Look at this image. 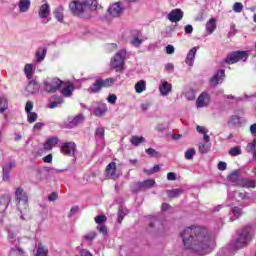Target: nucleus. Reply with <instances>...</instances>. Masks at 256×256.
Instances as JSON below:
<instances>
[{"instance_id":"obj_1","label":"nucleus","mask_w":256,"mask_h":256,"mask_svg":"<svg viewBox=\"0 0 256 256\" xmlns=\"http://www.w3.org/2000/svg\"><path fill=\"white\" fill-rule=\"evenodd\" d=\"M182 245L184 249L197 253L198 255H207L215 249V236L209 229L203 226H190L180 232Z\"/></svg>"},{"instance_id":"obj_2","label":"nucleus","mask_w":256,"mask_h":256,"mask_svg":"<svg viewBox=\"0 0 256 256\" xmlns=\"http://www.w3.org/2000/svg\"><path fill=\"white\" fill-rule=\"evenodd\" d=\"M69 9L75 17H91V11L97 9V0L72 1Z\"/></svg>"},{"instance_id":"obj_3","label":"nucleus","mask_w":256,"mask_h":256,"mask_svg":"<svg viewBox=\"0 0 256 256\" xmlns=\"http://www.w3.org/2000/svg\"><path fill=\"white\" fill-rule=\"evenodd\" d=\"M15 203L20 213V219H22V221L31 219L29 215V195L21 187H17L15 190Z\"/></svg>"},{"instance_id":"obj_4","label":"nucleus","mask_w":256,"mask_h":256,"mask_svg":"<svg viewBox=\"0 0 256 256\" xmlns=\"http://www.w3.org/2000/svg\"><path fill=\"white\" fill-rule=\"evenodd\" d=\"M253 235H255V232L253 231V227L251 226L244 227L240 231L237 239L234 242V249H243V247H247L249 243L253 241Z\"/></svg>"},{"instance_id":"obj_5","label":"nucleus","mask_w":256,"mask_h":256,"mask_svg":"<svg viewBox=\"0 0 256 256\" xmlns=\"http://www.w3.org/2000/svg\"><path fill=\"white\" fill-rule=\"evenodd\" d=\"M127 55V51L120 50L111 60V67L116 69L117 72L122 73L124 70L123 66L125 65V57Z\"/></svg>"},{"instance_id":"obj_6","label":"nucleus","mask_w":256,"mask_h":256,"mask_svg":"<svg viewBox=\"0 0 256 256\" xmlns=\"http://www.w3.org/2000/svg\"><path fill=\"white\" fill-rule=\"evenodd\" d=\"M63 85V81L59 78H46L44 80V91L47 93H56Z\"/></svg>"},{"instance_id":"obj_7","label":"nucleus","mask_w":256,"mask_h":256,"mask_svg":"<svg viewBox=\"0 0 256 256\" xmlns=\"http://www.w3.org/2000/svg\"><path fill=\"white\" fill-rule=\"evenodd\" d=\"M248 57L249 54L246 51H236L229 54L225 61L228 65H233V63H237L238 61H245Z\"/></svg>"},{"instance_id":"obj_8","label":"nucleus","mask_w":256,"mask_h":256,"mask_svg":"<svg viewBox=\"0 0 256 256\" xmlns=\"http://www.w3.org/2000/svg\"><path fill=\"white\" fill-rule=\"evenodd\" d=\"M143 41H145V38L143 37V34L139 30H132L131 31V39L130 43L133 45V47H141L143 44Z\"/></svg>"},{"instance_id":"obj_9","label":"nucleus","mask_w":256,"mask_h":256,"mask_svg":"<svg viewBox=\"0 0 256 256\" xmlns=\"http://www.w3.org/2000/svg\"><path fill=\"white\" fill-rule=\"evenodd\" d=\"M106 177L108 179H113L114 181L121 177V174L117 172V163L111 162L106 166Z\"/></svg>"},{"instance_id":"obj_10","label":"nucleus","mask_w":256,"mask_h":256,"mask_svg":"<svg viewBox=\"0 0 256 256\" xmlns=\"http://www.w3.org/2000/svg\"><path fill=\"white\" fill-rule=\"evenodd\" d=\"M49 15H51V6L49 3L42 4L38 10V17H40V19H45L46 21H44V23H49V21H51Z\"/></svg>"},{"instance_id":"obj_11","label":"nucleus","mask_w":256,"mask_h":256,"mask_svg":"<svg viewBox=\"0 0 256 256\" xmlns=\"http://www.w3.org/2000/svg\"><path fill=\"white\" fill-rule=\"evenodd\" d=\"M125 11L123 5L120 2H115L111 4L108 8V13L111 17H121V14Z\"/></svg>"},{"instance_id":"obj_12","label":"nucleus","mask_w":256,"mask_h":256,"mask_svg":"<svg viewBox=\"0 0 256 256\" xmlns=\"http://www.w3.org/2000/svg\"><path fill=\"white\" fill-rule=\"evenodd\" d=\"M211 101V96L207 92H203L199 95L196 100V107L198 109H203V107H207Z\"/></svg>"},{"instance_id":"obj_13","label":"nucleus","mask_w":256,"mask_h":256,"mask_svg":"<svg viewBox=\"0 0 256 256\" xmlns=\"http://www.w3.org/2000/svg\"><path fill=\"white\" fill-rule=\"evenodd\" d=\"M76 145L73 142H66L61 146V153L63 155H68L69 157H73L76 151Z\"/></svg>"},{"instance_id":"obj_14","label":"nucleus","mask_w":256,"mask_h":256,"mask_svg":"<svg viewBox=\"0 0 256 256\" xmlns=\"http://www.w3.org/2000/svg\"><path fill=\"white\" fill-rule=\"evenodd\" d=\"M167 19H169L171 23H179V21L183 19V11L176 8L167 15Z\"/></svg>"},{"instance_id":"obj_15","label":"nucleus","mask_w":256,"mask_h":256,"mask_svg":"<svg viewBox=\"0 0 256 256\" xmlns=\"http://www.w3.org/2000/svg\"><path fill=\"white\" fill-rule=\"evenodd\" d=\"M197 51H199V46L193 47L187 53L185 63L188 67H193L195 63V56L197 55Z\"/></svg>"},{"instance_id":"obj_16","label":"nucleus","mask_w":256,"mask_h":256,"mask_svg":"<svg viewBox=\"0 0 256 256\" xmlns=\"http://www.w3.org/2000/svg\"><path fill=\"white\" fill-rule=\"evenodd\" d=\"M85 121V117L83 114H78L75 117H70L68 118V124L67 126L69 129H73L74 127H77V125H81Z\"/></svg>"},{"instance_id":"obj_17","label":"nucleus","mask_w":256,"mask_h":256,"mask_svg":"<svg viewBox=\"0 0 256 256\" xmlns=\"http://www.w3.org/2000/svg\"><path fill=\"white\" fill-rule=\"evenodd\" d=\"M172 89H173V86H171L169 82H167L166 80L160 81L159 91L163 97H167V95L171 93Z\"/></svg>"},{"instance_id":"obj_18","label":"nucleus","mask_w":256,"mask_h":256,"mask_svg":"<svg viewBox=\"0 0 256 256\" xmlns=\"http://www.w3.org/2000/svg\"><path fill=\"white\" fill-rule=\"evenodd\" d=\"M223 79H225V70H219L214 76L210 79V83L213 87H217V85L223 83Z\"/></svg>"},{"instance_id":"obj_19","label":"nucleus","mask_w":256,"mask_h":256,"mask_svg":"<svg viewBox=\"0 0 256 256\" xmlns=\"http://www.w3.org/2000/svg\"><path fill=\"white\" fill-rule=\"evenodd\" d=\"M238 187H244L245 189H255L256 181L249 178H241L238 182Z\"/></svg>"},{"instance_id":"obj_20","label":"nucleus","mask_w":256,"mask_h":256,"mask_svg":"<svg viewBox=\"0 0 256 256\" xmlns=\"http://www.w3.org/2000/svg\"><path fill=\"white\" fill-rule=\"evenodd\" d=\"M59 144V138L57 136L50 137L44 143V151H51L53 147Z\"/></svg>"},{"instance_id":"obj_21","label":"nucleus","mask_w":256,"mask_h":256,"mask_svg":"<svg viewBox=\"0 0 256 256\" xmlns=\"http://www.w3.org/2000/svg\"><path fill=\"white\" fill-rule=\"evenodd\" d=\"M73 91H75V85H73L71 82H67L62 88L61 94L64 97H71V95H73Z\"/></svg>"},{"instance_id":"obj_22","label":"nucleus","mask_w":256,"mask_h":256,"mask_svg":"<svg viewBox=\"0 0 256 256\" xmlns=\"http://www.w3.org/2000/svg\"><path fill=\"white\" fill-rule=\"evenodd\" d=\"M11 203V197L8 195H4L0 198V213H5L7 211V207Z\"/></svg>"},{"instance_id":"obj_23","label":"nucleus","mask_w":256,"mask_h":256,"mask_svg":"<svg viewBox=\"0 0 256 256\" xmlns=\"http://www.w3.org/2000/svg\"><path fill=\"white\" fill-rule=\"evenodd\" d=\"M47 57V48L40 47L36 50V63H43Z\"/></svg>"},{"instance_id":"obj_24","label":"nucleus","mask_w":256,"mask_h":256,"mask_svg":"<svg viewBox=\"0 0 256 256\" xmlns=\"http://www.w3.org/2000/svg\"><path fill=\"white\" fill-rule=\"evenodd\" d=\"M8 256H29L21 247L14 246L10 248Z\"/></svg>"},{"instance_id":"obj_25","label":"nucleus","mask_w":256,"mask_h":256,"mask_svg":"<svg viewBox=\"0 0 256 256\" xmlns=\"http://www.w3.org/2000/svg\"><path fill=\"white\" fill-rule=\"evenodd\" d=\"M31 7V0H20L18 3V9L20 13H27Z\"/></svg>"},{"instance_id":"obj_26","label":"nucleus","mask_w":256,"mask_h":256,"mask_svg":"<svg viewBox=\"0 0 256 256\" xmlns=\"http://www.w3.org/2000/svg\"><path fill=\"white\" fill-rule=\"evenodd\" d=\"M215 29H217V20H215V18H210L206 23V31L209 35H212V33L215 32Z\"/></svg>"},{"instance_id":"obj_27","label":"nucleus","mask_w":256,"mask_h":256,"mask_svg":"<svg viewBox=\"0 0 256 256\" xmlns=\"http://www.w3.org/2000/svg\"><path fill=\"white\" fill-rule=\"evenodd\" d=\"M136 185L139 189H151V187L155 185V180L153 179L145 180L143 182H138Z\"/></svg>"},{"instance_id":"obj_28","label":"nucleus","mask_w":256,"mask_h":256,"mask_svg":"<svg viewBox=\"0 0 256 256\" xmlns=\"http://www.w3.org/2000/svg\"><path fill=\"white\" fill-rule=\"evenodd\" d=\"M93 113L96 117H103V115L107 113V105L101 104L100 106L94 109Z\"/></svg>"},{"instance_id":"obj_29","label":"nucleus","mask_w":256,"mask_h":256,"mask_svg":"<svg viewBox=\"0 0 256 256\" xmlns=\"http://www.w3.org/2000/svg\"><path fill=\"white\" fill-rule=\"evenodd\" d=\"M228 180L231 183H234L235 185H237L239 187V182L241 181V178H239V170H234L229 176H228Z\"/></svg>"},{"instance_id":"obj_30","label":"nucleus","mask_w":256,"mask_h":256,"mask_svg":"<svg viewBox=\"0 0 256 256\" xmlns=\"http://www.w3.org/2000/svg\"><path fill=\"white\" fill-rule=\"evenodd\" d=\"M47 255H49V249L47 248V246H44L43 244H38L35 256H47Z\"/></svg>"},{"instance_id":"obj_31","label":"nucleus","mask_w":256,"mask_h":256,"mask_svg":"<svg viewBox=\"0 0 256 256\" xmlns=\"http://www.w3.org/2000/svg\"><path fill=\"white\" fill-rule=\"evenodd\" d=\"M35 67L34 64H26L24 67V74L28 79H33V73H35V70H33Z\"/></svg>"},{"instance_id":"obj_32","label":"nucleus","mask_w":256,"mask_h":256,"mask_svg":"<svg viewBox=\"0 0 256 256\" xmlns=\"http://www.w3.org/2000/svg\"><path fill=\"white\" fill-rule=\"evenodd\" d=\"M52 99L53 100L50 101V103L48 104L49 109H55V108L59 107L60 105H62V103L64 101L62 97H54Z\"/></svg>"},{"instance_id":"obj_33","label":"nucleus","mask_w":256,"mask_h":256,"mask_svg":"<svg viewBox=\"0 0 256 256\" xmlns=\"http://www.w3.org/2000/svg\"><path fill=\"white\" fill-rule=\"evenodd\" d=\"M63 11H65L63 6H59L54 10V17L55 19H57V21H59V23H63V19H64Z\"/></svg>"},{"instance_id":"obj_34","label":"nucleus","mask_w":256,"mask_h":256,"mask_svg":"<svg viewBox=\"0 0 256 256\" xmlns=\"http://www.w3.org/2000/svg\"><path fill=\"white\" fill-rule=\"evenodd\" d=\"M232 215H233V217L230 218L231 221H235L236 219H239V217H241V215H243V208L234 206L232 208Z\"/></svg>"},{"instance_id":"obj_35","label":"nucleus","mask_w":256,"mask_h":256,"mask_svg":"<svg viewBox=\"0 0 256 256\" xmlns=\"http://www.w3.org/2000/svg\"><path fill=\"white\" fill-rule=\"evenodd\" d=\"M26 91L30 94L37 93L39 91V85L34 80H31L26 87Z\"/></svg>"},{"instance_id":"obj_36","label":"nucleus","mask_w":256,"mask_h":256,"mask_svg":"<svg viewBox=\"0 0 256 256\" xmlns=\"http://www.w3.org/2000/svg\"><path fill=\"white\" fill-rule=\"evenodd\" d=\"M134 89L136 93H143L147 89V83L145 80H140L135 84Z\"/></svg>"},{"instance_id":"obj_37","label":"nucleus","mask_w":256,"mask_h":256,"mask_svg":"<svg viewBox=\"0 0 256 256\" xmlns=\"http://www.w3.org/2000/svg\"><path fill=\"white\" fill-rule=\"evenodd\" d=\"M102 84H101V80L98 79L96 80V82L90 86V88L88 89L89 93H99V91H101L102 88Z\"/></svg>"},{"instance_id":"obj_38","label":"nucleus","mask_w":256,"mask_h":256,"mask_svg":"<svg viewBox=\"0 0 256 256\" xmlns=\"http://www.w3.org/2000/svg\"><path fill=\"white\" fill-rule=\"evenodd\" d=\"M166 193L170 199H175V197H179L180 195H183V190L172 189V190H167Z\"/></svg>"},{"instance_id":"obj_39","label":"nucleus","mask_w":256,"mask_h":256,"mask_svg":"<svg viewBox=\"0 0 256 256\" xmlns=\"http://www.w3.org/2000/svg\"><path fill=\"white\" fill-rule=\"evenodd\" d=\"M130 143L135 147H139L141 143H145V138L143 136H132L130 139Z\"/></svg>"},{"instance_id":"obj_40","label":"nucleus","mask_w":256,"mask_h":256,"mask_svg":"<svg viewBox=\"0 0 256 256\" xmlns=\"http://www.w3.org/2000/svg\"><path fill=\"white\" fill-rule=\"evenodd\" d=\"M159 225H161V223L159 222V220H157V218L155 217H152L150 219V222H149V229L150 231H157V227H159Z\"/></svg>"},{"instance_id":"obj_41","label":"nucleus","mask_w":256,"mask_h":256,"mask_svg":"<svg viewBox=\"0 0 256 256\" xmlns=\"http://www.w3.org/2000/svg\"><path fill=\"white\" fill-rule=\"evenodd\" d=\"M241 153V146L232 147L229 150V155H231V157H238V155H241Z\"/></svg>"},{"instance_id":"obj_42","label":"nucleus","mask_w":256,"mask_h":256,"mask_svg":"<svg viewBox=\"0 0 256 256\" xmlns=\"http://www.w3.org/2000/svg\"><path fill=\"white\" fill-rule=\"evenodd\" d=\"M195 153H196L195 148H190L185 152L184 157L185 159H187V161H191L193 160V157H195Z\"/></svg>"},{"instance_id":"obj_43","label":"nucleus","mask_w":256,"mask_h":256,"mask_svg":"<svg viewBox=\"0 0 256 256\" xmlns=\"http://www.w3.org/2000/svg\"><path fill=\"white\" fill-rule=\"evenodd\" d=\"M9 105L7 104V99L0 97V113H5Z\"/></svg>"},{"instance_id":"obj_44","label":"nucleus","mask_w":256,"mask_h":256,"mask_svg":"<svg viewBox=\"0 0 256 256\" xmlns=\"http://www.w3.org/2000/svg\"><path fill=\"white\" fill-rule=\"evenodd\" d=\"M103 137H105V128H97L95 131V138L97 139V141L103 139Z\"/></svg>"},{"instance_id":"obj_45","label":"nucleus","mask_w":256,"mask_h":256,"mask_svg":"<svg viewBox=\"0 0 256 256\" xmlns=\"http://www.w3.org/2000/svg\"><path fill=\"white\" fill-rule=\"evenodd\" d=\"M185 97L188 101H194V99H195V90H193L192 88L188 89L185 92Z\"/></svg>"},{"instance_id":"obj_46","label":"nucleus","mask_w":256,"mask_h":256,"mask_svg":"<svg viewBox=\"0 0 256 256\" xmlns=\"http://www.w3.org/2000/svg\"><path fill=\"white\" fill-rule=\"evenodd\" d=\"M246 151L247 153H253L256 151V138L251 143L247 144Z\"/></svg>"},{"instance_id":"obj_47","label":"nucleus","mask_w":256,"mask_h":256,"mask_svg":"<svg viewBox=\"0 0 256 256\" xmlns=\"http://www.w3.org/2000/svg\"><path fill=\"white\" fill-rule=\"evenodd\" d=\"M100 83H101L102 87H111V85H113V83H115V79H113V78H108L105 80L100 79Z\"/></svg>"},{"instance_id":"obj_48","label":"nucleus","mask_w":256,"mask_h":256,"mask_svg":"<svg viewBox=\"0 0 256 256\" xmlns=\"http://www.w3.org/2000/svg\"><path fill=\"white\" fill-rule=\"evenodd\" d=\"M209 149H211V144H200L199 152L202 154L209 153Z\"/></svg>"},{"instance_id":"obj_49","label":"nucleus","mask_w":256,"mask_h":256,"mask_svg":"<svg viewBox=\"0 0 256 256\" xmlns=\"http://www.w3.org/2000/svg\"><path fill=\"white\" fill-rule=\"evenodd\" d=\"M146 153L150 157H161V154L159 152H157V150H155L153 148L146 149Z\"/></svg>"},{"instance_id":"obj_50","label":"nucleus","mask_w":256,"mask_h":256,"mask_svg":"<svg viewBox=\"0 0 256 256\" xmlns=\"http://www.w3.org/2000/svg\"><path fill=\"white\" fill-rule=\"evenodd\" d=\"M27 119L29 123H35L37 121V113L35 112H28Z\"/></svg>"},{"instance_id":"obj_51","label":"nucleus","mask_w":256,"mask_h":256,"mask_svg":"<svg viewBox=\"0 0 256 256\" xmlns=\"http://www.w3.org/2000/svg\"><path fill=\"white\" fill-rule=\"evenodd\" d=\"M232 9L234 13H241V11H243V4L241 2H236L234 3Z\"/></svg>"},{"instance_id":"obj_52","label":"nucleus","mask_w":256,"mask_h":256,"mask_svg":"<svg viewBox=\"0 0 256 256\" xmlns=\"http://www.w3.org/2000/svg\"><path fill=\"white\" fill-rule=\"evenodd\" d=\"M8 241H10V243H19V238H17V235L14 234L13 232H9Z\"/></svg>"},{"instance_id":"obj_53","label":"nucleus","mask_w":256,"mask_h":256,"mask_svg":"<svg viewBox=\"0 0 256 256\" xmlns=\"http://www.w3.org/2000/svg\"><path fill=\"white\" fill-rule=\"evenodd\" d=\"M96 237H97V233H95L93 231L84 235V239L86 241H93V239H95Z\"/></svg>"},{"instance_id":"obj_54","label":"nucleus","mask_w":256,"mask_h":256,"mask_svg":"<svg viewBox=\"0 0 256 256\" xmlns=\"http://www.w3.org/2000/svg\"><path fill=\"white\" fill-rule=\"evenodd\" d=\"M229 123L231 125H239V123H241V118H239L237 115H234L230 118Z\"/></svg>"},{"instance_id":"obj_55","label":"nucleus","mask_w":256,"mask_h":256,"mask_svg":"<svg viewBox=\"0 0 256 256\" xmlns=\"http://www.w3.org/2000/svg\"><path fill=\"white\" fill-rule=\"evenodd\" d=\"M13 168H15V162H10L3 167V172L10 173Z\"/></svg>"},{"instance_id":"obj_56","label":"nucleus","mask_w":256,"mask_h":256,"mask_svg":"<svg viewBox=\"0 0 256 256\" xmlns=\"http://www.w3.org/2000/svg\"><path fill=\"white\" fill-rule=\"evenodd\" d=\"M105 221H107V217L105 215H99L95 217V222L98 223V225L105 223Z\"/></svg>"},{"instance_id":"obj_57","label":"nucleus","mask_w":256,"mask_h":256,"mask_svg":"<svg viewBox=\"0 0 256 256\" xmlns=\"http://www.w3.org/2000/svg\"><path fill=\"white\" fill-rule=\"evenodd\" d=\"M165 129H167L166 123H160L156 126V131H158L159 133H163V131H165Z\"/></svg>"},{"instance_id":"obj_58","label":"nucleus","mask_w":256,"mask_h":256,"mask_svg":"<svg viewBox=\"0 0 256 256\" xmlns=\"http://www.w3.org/2000/svg\"><path fill=\"white\" fill-rule=\"evenodd\" d=\"M160 167L159 165H155L151 170L147 171L144 170L145 173H148V175H153V173H158V171H160Z\"/></svg>"},{"instance_id":"obj_59","label":"nucleus","mask_w":256,"mask_h":256,"mask_svg":"<svg viewBox=\"0 0 256 256\" xmlns=\"http://www.w3.org/2000/svg\"><path fill=\"white\" fill-rule=\"evenodd\" d=\"M107 101L108 103H111V105H115V103H117V95L112 94L108 96Z\"/></svg>"},{"instance_id":"obj_60","label":"nucleus","mask_w":256,"mask_h":256,"mask_svg":"<svg viewBox=\"0 0 256 256\" xmlns=\"http://www.w3.org/2000/svg\"><path fill=\"white\" fill-rule=\"evenodd\" d=\"M26 113H31L33 111V102L28 101L25 106Z\"/></svg>"},{"instance_id":"obj_61","label":"nucleus","mask_w":256,"mask_h":256,"mask_svg":"<svg viewBox=\"0 0 256 256\" xmlns=\"http://www.w3.org/2000/svg\"><path fill=\"white\" fill-rule=\"evenodd\" d=\"M184 31L186 35H191V33H193V26L191 24L186 25Z\"/></svg>"},{"instance_id":"obj_62","label":"nucleus","mask_w":256,"mask_h":256,"mask_svg":"<svg viewBox=\"0 0 256 256\" xmlns=\"http://www.w3.org/2000/svg\"><path fill=\"white\" fill-rule=\"evenodd\" d=\"M58 197L59 195L56 192H53L48 196V201H57Z\"/></svg>"},{"instance_id":"obj_63","label":"nucleus","mask_w":256,"mask_h":256,"mask_svg":"<svg viewBox=\"0 0 256 256\" xmlns=\"http://www.w3.org/2000/svg\"><path fill=\"white\" fill-rule=\"evenodd\" d=\"M97 229L102 233V235H107V226L101 224Z\"/></svg>"},{"instance_id":"obj_64","label":"nucleus","mask_w":256,"mask_h":256,"mask_svg":"<svg viewBox=\"0 0 256 256\" xmlns=\"http://www.w3.org/2000/svg\"><path fill=\"white\" fill-rule=\"evenodd\" d=\"M80 256H93L89 250L82 249L80 250Z\"/></svg>"}]
</instances>
